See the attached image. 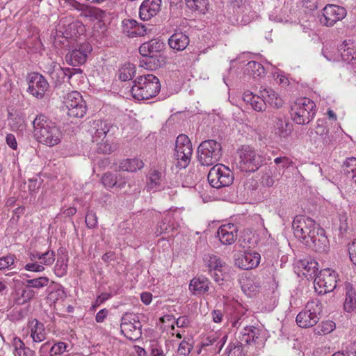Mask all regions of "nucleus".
Returning a JSON list of instances; mask_svg holds the SVG:
<instances>
[{
    "label": "nucleus",
    "mask_w": 356,
    "mask_h": 356,
    "mask_svg": "<svg viewBox=\"0 0 356 356\" xmlns=\"http://www.w3.org/2000/svg\"><path fill=\"white\" fill-rule=\"evenodd\" d=\"M295 236L303 244L317 252H325L329 248V240L325 232L311 218L297 216L292 223Z\"/></svg>",
    "instance_id": "nucleus-1"
},
{
    "label": "nucleus",
    "mask_w": 356,
    "mask_h": 356,
    "mask_svg": "<svg viewBox=\"0 0 356 356\" xmlns=\"http://www.w3.org/2000/svg\"><path fill=\"white\" fill-rule=\"evenodd\" d=\"M165 49V44L159 39H152L143 43L139 47L142 58L139 66L148 70H155L165 64L166 58L161 52Z\"/></svg>",
    "instance_id": "nucleus-2"
},
{
    "label": "nucleus",
    "mask_w": 356,
    "mask_h": 356,
    "mask_svg": "<svg viewBox=\"0 0 356 356\" xmlns=\"http://www.w3.org/2000/svg\"><path fill=\"white\" fill-rule=\"evenodd\" d=\"M33 136L40 143L51 147L60 143V129L44 115H38L33 121Z\"/></svg>",
    "instance_id": "nucleus-3"
},
{
    "label": "nucleus",
    "mask_w": 356,
    "mask_h": 356,
    "mask_svg": "<svg viewBox=\"0 0 356 356\" xmlns=\"http://www.w3.org/2000/svg\"><path fill=\"white\" fill-rule=\"evenodd\" d=\"M161 90V83L157 76L147 74L138 76L131 87V94L138 100L149 99L156 97Z\"/></svg>",
    "instance_id": "nucleus-4"
},
{
    "label": "nucleus",
    "mask_w": 356,
    "mask_h": 356,
    "mask_svg": "<svg viewBox=\"0 0 356 356\" xmlns=\"http://www.w3.org/2000/svg\"><path fill=\"white\" fill-rule=\"evenodd\" d=\"M316 104L307 97L298 99L291 106V115L293 122L298 124H309L315 115Z\"/></svg>",
    "instance_id": "nucleus-5"
},
{
    "label": "nucleus",
    "mask_w": 356,
    "mask_h": 356,
    "mask_svg": "<svg viewBox=\"0 0 356 356\" xmlns=\"http://www.w3.org/2000/svg\"><path fill=\"white\" fill-rule=\"evenodd\" d=\"M222 154V145L215 140L202 141L197 147V159L202 165L214 164L220 160Z\"/></svg>",
    "instance_id": "nucleus-6"
},
{
    "label": "nucleus",
    "mask_w": 356,
    "mask_h": 356,
    "mask_svg": "<svg viewBox=\"0 0 356 356\" xmlns=\"http://www.w3.org/2000/svg\"><path fill=\"white\" fill-rule=\"evenodd\" d=\"M322 305L319 300L312 299L307 302L304 309L296 316L298 325L302 328L314 326L320 320Z\"/></svg>",
    "instance_id": "nucleus-7"
},
{
    "label": "nucleus",
    "mask_w": 356,
    "mask_h": 356,
    "mask_svg": "<svg viewBox=\"0 0 356 356\" xmlns=\"http://www.w3.org/2000/svg\"><path fill=\"white\" fill-rule=\"evenodd\" d=\"M192 154V143L188 136L185 134H179L175 141L174 154L177 161L176 166L179 168H186L191 162Z\"/></svg>",
    "instance_id": "nucleus-8"
},
{
    "label": "nucleus",
    "mask_w": 356,
    "mask_h": 356,
    "mask_svg": "<svg viewBox=\"0 0 356 356\" xmlns=\"http://www.w3.org/2000/svg\"><path fill=\"white\" fill-rule=\"evenodd\" d=\"M142 324L138 315L125 313L121 318L120 329L124 336L130 341H136L142 336Z\"/></svg>",
    "instance_id": "nucleus-9"
},
{
    "label": "nucleus",
    "mask_w": 356,
    "mask_h": 356,
    "mask_svg": "<svg viewBox=\"0 0 356 356\" xmlns=\"http://www.w3.org/2000/svg\"><path fill=\"white\" fill-rule=\"evenodd\" d=\"M337 278L338 275L334 270L330 268L321 270L314 281L315 291L320 295L332 292L337 286Z\"/></svg>",
    "instance_id": "nucleus-10"
},
{
    "label": "nucleus",
    "mask_w": 356,
    "mask_h": 356,
    "mask_svg": "<svg viewBox=\"0 0 356 356\" xmlns=\"http://www.w3.org/2000/svg\"><path fill=\"white\" fill-rule=\"evenodd\" d=\"M319 22L321 25L332 27L337 22L341 21L347 15L346 10L335 4H327L321 11Z\"/></svg>",
    "instance_id": "nucleus-11"
},
{
    "label": "nucleus",
    "mask_w": 356,
    "mask_h": 356,
    "mask_svg": "<svg viewBox=\"0 0 356 356\" xmlns=\"http://www.w3.org/2000/svg\"><path fill=\"white\" fill-rule=\"evenodd\" d=\"M65 104L67 115L71 118H81L86 113V103L79 92L74 91L68 94Z\"/></svg>",
    "instance_id": "nucleus-12"
},
{
    "label": "nucleus",
    "mask_w": 356,
    "mask_h": 356,
    "mask_svg": "<svg viewBox=\"0 0 356 356\" xmlns=\"http://www.w3.org/2000/svg\"><path fill=\"white\" fill-rule=\"evenodd\" d=\"M92 50V46L89 42H83L66 54L65 60L72 66L81 65L86 62Z\"/></svg>",
    "instance_id": "nucleus-13"
},
{
    "label": "nucleus",
    "mask_w": 356,
    "mask_h": 356,
    "mask_svg": "<svg viewBox=\"0 0 356 356\" xmlns=\"http://www.w3.org/2000/svg\"><path fill=\"white\" fill-rule=\"evenodd\" d=\"M27 91L38 99H42L49 88V83L42 74L31 73L29 76Z\"/></svg>",
    "instance_id": "nucleus-14"
},
{
    "label": "nucleus",
    "mask_w": 356,
    "mask_h": 356,
    "mask_svg": "<svg viewBox=\"0 0 356 356\" xmlns=\"http://www.w3.org/2000/svg\"><path fill=\"white\" fill-rule=\"evenodd\" d=\"M161 0H144L139 8L140 19L147 21L161 11Z\"/></svg>",
    "instance_id": "nucleus-15"
},
{
    "label": "nucleus",
    "mask_w": 356,
    "mask_h": 356,
    "mask_svg": "<svg viewBox=\"0 0 356 356\" xmlns=\"http://www.w3.org/2000/svg\"><path fill=\"white\" fill-rule=\"evenodd\" d=\"M238 227L232 223L221 225L216 233L220 241L223 245L232 244L237 237Z\"/></svg>",
    "instance_id": "nucleus-16"
},
{
    "label": "nucleus",
    "mask_w": 356,
    "mask_h": 356,
    "mask_svg": "<svg viewBox=\"0 0 356 356\" xmlns=\"http://www.w3.org/2000/svg\"><path fill=\"white\" fill-rule=\"evenodd\" d=\"M8 125L13 131H23L26 129L25 115L18 110L8 111Z\"/></svg>",
    "instance_id": "nucleus-17"
},
{
    "label": "nucleus",
    "mask_w": 356,
    "mask_h": 356,
    "mask_svg": "<svg viewBox=\"0 0 356 356\" xmlns=\"http://www.w3.org/2000/svg\"><path fill=\"white\" fill-rule=\"evenodd\" d=\"M37 294V291L31 289L29 285L23 284V286L16 291L14 303L17 305H23L33 300Z\"/></svg>",
    "instance_id": "nucleus-18"
},
{
    "label": "nucleus",
    "mask_w": 356,
    "mask_h": 356,
    "mask_svg": "<svg viewBox=\"0 0 356 356\" xmlns=\"http://www.w3.org/2000/svg\"><path fill=\"white\" fill-rule=\"evenodd\" d=\"M211 282L207 277H193L189 284V290L193 295H202L209 290Z\"/></svg>",
    "instance_id": "nucleus-19"
},
{
    "label": "nucleus",
    "mask_w": 356,
    "mask_h": 356,
    "mask_svg": "<svg viewBox=\"0 0 356 356\" xmlns=\"http://www.w3.org/2000/svg\"><path fill=\"white\" fill-rule=\"evenodd\" d=\"M113 127V124L106 120L93 121L92 129L94 130V133L92 134V141L97 142L98 139L102 137L105 138Z\"/></svg>",
    "instance_id": "nucleus-20"
},
{
    "label": "nucleus",
    "mask_w": 356,
    "mask_h": 356,
    "mask_svg": "<svg viewBox=\"0 0 356 356\" xmlns=\"http://www.w3.org/2000/svg\"><path fill=\"white\" fill-rule=\"evenodd\" d=\"M28 326L31 330V337L34 342L40 343L45 339V328L42 323L34 318L29 322Z\"/></svg>",
    "instance_id": "nucleus-21"
},
{
    "label": "nucleus",
    "mask_w": 356,
    "mask_h": 356,
    "mask_svg": "<svg viewBox=\"0 0 356 356\" xmlns=\"http://www.w3.org/2000/svg\"><path fill=\"white\" fill-rule=\"evenodd\" d=\"M345 291L343 308L346 312L351 313L356 309V291L349 282L345 284Z\"/></svg>",
    "instance_id": "nucleus-22"
},
{
    "label": "nucleus",
    "mask_w": 356,
    "mask_h": 356,
    "mask_svg": "<svg viewBox=\"0 0 356 356\" xmlns=\"http://www.w3.org/2000/svg\"><path fill=\"white\" fill-rule=\"evenodd\" d=\"M189 44L188 36L182 32H176L173 33L168 39L169 46L177 51H182L186 48Z\"/></svg>",
    "instance_id": "nucleus-23"
},
{
    "label": "nucleus",
    "mask_w": 356,
    "mask_h": 356,
    "mask_svg": "<svg viewBox=\"0 0 356 356\" xmlns=\"http://www.w3.org/2000/svg\"><path fill=\"white\" fill-rule=\"evenodd\" d=\"M60 252L54 266V273L57 277H62L67 273L68 254L65 249H59Z\"/></svg>",
    "instance_id": "nucleus-24"
},
{
    "label": "nucleus",
    "mask_w": 356,
    "mask_h": 356,
    "mask_svg": "<svg viewBox=\"0 0 356 356\" xmlns=\"http://www.w3.org/2000/svg\"><path fill=\"white\" fill-rule=\"evenodd\" d=\"M13 347L15 356H36L35 350L26 346L24 341L17 337L13 338Z\"/></svg>",
    "instance_id": "nucleus-25"
},
{
    "label": "nucleus",
    "mask_w": 356,
    "mask_h": 356,
    "mask_svg": "<svg viewBox=\"0 0 356 356\" xmlns=\"http://www.w3.org/2000/svg\"><path fill=\"white\" fill-rule=\"evenodd\" d=\"M298 268L305 277H312L318 270V263L313 259H301L297 262Z\"/></svg>",
    "instance_id": "nucleus-26"
},
{
    "label": "nucleus",
    "mask_w": 356,
    "mask_h": 356,
    "mask_svg": "<svg viewBox=\"0 0 356 356\" xmlns=\"http://www.w3.org/2000/svg\"><path fill=\"white\" fill-rule=\"evenodd\" d=\"M204 261L208 268V272L220 271V270L225 269V262L217 255L207 254L204 257Z\"/></svg>",
    "instance_id": "nucleus-27"
},
{
    "label": "nucleus",
    "mask_w": 356,
    "mask_h": 356,
    "mask_svg": "<svg viewBox=\"0 0 356 356\" xmlns=\"http://www.w3.org/2000/svg\"><path fill=\"white\" fill-rule=\"evenodd\" d=\"M174 229L175 226L172 222V216L171 214L168 213L156 225L155 228V234L156 236H159L162 234H169L170 232H172Z\"/></svg>",
    "instance_id": "nucleus-28"
},
{
    "label": "nucleus",
    "mask_w": 356,
    "mask_h": 356,
    "mask_svg": "<svg viewBox=\"0 0 356 356\" xmlns=\"http://www.w3.org/2000/svg\"><path fill=\"white\" fill-rule=\"evenodd\" d=\"M262 96L266 104L277 109L282 107L284 101L278 93L271 88H266Z\"/></svg>",
    "instance_id": "nucleus-29"
},
{
    "label": "nucleus",
    "mask_w": 356,
    "mask_h": 356,
    "mask_svg": "<svg viewBox=\"0 0 356 356\" xmlns=\"http://www.w3.org/2000/svg\"><path fill=\"white\" fill-rule=\"evenodd\" d=\"M275 134L282 138L288 137L293 129V124L289 120L278 117L275 122Z\"/></svg>",
    "instance_id": "nucleus-30"
},
{
    "label": "nucleus",
    "mask_w": 356,
    "mask_h": 356,
    "mask_svg": "<svg viewBox=\"0 0 356 356\" xmlns=\"http://www.w3.org/2000/svg\"><path fill=\"white\" fill-rule=\"evenodd\" d=\"M234 178V174L229 168L223 164H216L212 167L207 175V178Z\"/></svg>",
    "instance_id": "nucleus-31"
},
{
    "label": "nucleus",
    "mask_w": 356,
    "mask_h": 356,
    "mask_svg": "<svg viewBox=\"0 0 356 356\" xmlns=\"http://www.w3.org/2000/svg\"><path fill=\"white\" fill-rule=\"evenodd\" d=\"M143 166L144 163L142 160L138 158H134L127 159L122 161L119 165V168L122 171L134 172L137 170H140Z\"/></svg>",
    "instance_id": "nucleus-32"
},
{
    "label": "nucleus",
    "mask_w": 356,
    "mask_h": 356,
    "mask_svg": "<svg viewBox=\"0 0 356 356\" xmlns=\"http://www.w3.org/2000/svg\"><path fill=\"white\" fill-rule=\"evenodd\" d=\"M249 104L251 108L257 112L265 111L266 107V100L258 95H253L252 92L248 94L246 91V105Z\"/></svg>",
    "instance_id": "nucleus-33"
},
{
    "label": "nucleus",
    "mask_w": 356,
    "mask_h": 356,
    "mask_svg": "<svg viewBox=\"0 0 356 356\" xmlns=\"http://www.w3.org/2000/svg\"><path fill=\"white\" fill-rule=\"evenodd\" d=\"M86 31L85 26L80 21H73L69 23L65 29V33L67 37L77 38L79 35H83Z\"/></svg>",
    "instance_id": "nucleus-34"
},
{
    "label": "nucleus",
    "mask_w": 356,
    "mask_h": 356,
    "mask_svg": "<svg viewBox=\"0 0 356 356\" xmlns=\"http://www.w3.org/2000/svg\"><path fill=\"white\" fill-rule=\"evenodd\" d=\"M261 159L254 151L246 149V172L257 170L261 165Z\"/></svg>",
    "instance_id": "nucleus-35"
},
{
    "label": "nucleus",
    "mask_w": 356,
    "mask_h": 356,
    "mask_svg": "<svg viewBox=\"0 0 356 356\" xmlns=\"http://www.w3.org/2000/svg\"><path fill=\"white\" fill-rule=\"evenodd\" d=\"M72 70H69L68 67L63 68L60 66H55L51 72L50 76L52 79L55 80L56 84H60L65 81V79H70L71 78Z\"/></svg>",
    "instance_id": "nucleus-36"
},
{
    "label": "nucleus",
    "mask_w": 356,
    "mask_h": 356,
    "mask_svg": "<svg viewBox=\"0 0 356 356\" xmlns=\"http://www.w3.org/2000/svg\"><path fill=\"white\" fill-rule=\"evenodd\" d=\"M354 44L349 43L345 40L340 47L341 56L342 59L346 62H350V60L356 58L354 55L356 53Z\"/></svg>",
    "instance_id": "nucleus-37"
},
{
    "label": "nucleus",
    "mask_w": 356,
    "mask_h": 356,
    "mask_svg": "<svg viewBox=\"0 0 356 356\" xmlns=\"http://www.w3.org/2000/svg\"><path fill=\"white\" fill-rule=\"evenodd\" d=\"M265 72L264 66L256 61H249L246 64V73L252 78L261 77Z\"/></svg>",
    "instance_id": "nucleus-38"
},
{
    "label": "nucleus",
    "mask_w": 356,
    "mask_h": 356,
    "mask_svg": "<svg viewBox=\"0 0 356 356\" xmlns=\"http://www.w3.org/2000/svg\"><path fill=\"white\" fill-rule=\"evenodd\" d=\"M136 72V70L134 64H124L119 70V79L122 81L131 80L134 77Z\"/></svg>",
    "instance_id": "nucleus-39"
},
{
    "label": "nucleus",
    "mask_w": 356,
    "mask_h": 356,
    "mask_svg": "<svg viewBox=\"0 0 356 356\" xmlns=\"http://www.w3.org/2000/svg\"><path fill=\"white\" fill-rule=\"evenodd\" d=\"M49 282V279L47 277L41 276L37 278L24 280L23 284H26L31 289L37 291L47 286Z\"/></svg>",
    "instance_id": "nucleus-40"
},
{
    "label": "nucleus",
    "mask_w": 356,
    "mask_h": 356,
    "mask_svg": "<svg viewBox=\"0 0 356 356\" xmlns=\"http://www.w3.org/2000/svg\"><path fill=\"white\" fill-rule=\"evenodd\" d=\"M344 176L347 178H356V158L350 157L346 159L343 165Z\"/></svg>",
    "instance_id": "nucleus-41"
},
{
    "label": "nucleus",
    "mask_w": 356,
    "mask_h": 356,
    "mask_svg": "<svg viewBox=\"0 0 356 356\" xmlns=\"http://www.w3.org/2000/svg\"><path fill=\"white\" fill-rule=\"evenodd\" d=\"M325 123L324 119H318L316 127V133L322 137L323 143L327 145L330 143L331 140L328 136L329 129L325 126Z\"/></svg>",
    "instance_id": "nucleus-42"
},
{
    "label": "nucleus",
    "mask_w": 356,
    "mask_h": 356,
    "mask_svg": "<svg viewBox=\"0 0 356 356\" xmlns=\"http://www.w3.org/2000/svg\"><path fill=\"white\" fill-rule=\"evenodd\" d=\"M335 328V323L332 321H323L314 330V332L318 335H325L332 332Z\"/></svg>",
    "instance_id": "nucleus-43"
},
{
    "label": "nucleus",
    "mask_w": 356,
    "mask_h": 356,
    "mask_svg": "<svg viewBox=\"0 0 356 356\" xmlns=\"http://www.w3.org/2000/svg\"><path fill=\"white\" fill-rule=\"evenodd\" d=\"M261 261V255L257 252H246V270L257 268Z\"/></svg>",
    "instance_id": "nucleus-44"
},
{
    "label": "nucleus",
    "mask_w": 356,
    "mask_h": 356,
    "mask_svg": "<svg viewBox=\"0 0 356 356\" xmlns=\"http://www.w3.org/2000/svg\"><path fill=\"white\" fill-rule=\"evenodd\" d=\"M208 186L215 188H220L225 186H231L233 184L234 179H204Z\"/></svg>",
    "instance_id": "nucleus-45"
},
{
    "label": "nucleus",
    "mask_w": 356,
    "mask_h": 356,
    "mask_svg": "<svg viewBox=\"0 0 356 356\" xmlns=\"http://www.w3.org/2000/svg\"><path fill=\"white\" fill-rule=\"evenodd\" d=\"M147 350L150 356H165L161 345L156 341H151Z\"/></svg>",
    "instance_id": "nucleus-46"
},
{
    "label": "nucleus",
    "mask_w": 356,
    "mask_h": 356,
    "mask_svg": "<svg viewBox=\"0 0 356 356\" xmlns=\"http://www.w3.org/2000/svg\"><path fill=\"white\" fill-rule=\"evenodd\" d=\"M106 188H120L124 184V179H100L99 181Z\"/></svg>",
    "instance_id": "nucleus-47"
},
{
    "label": "nucleus",
    "mask_w": 356,
    "mask_h": 356,
    "mask_svg": "<svg viewBox=\"0 0 356 356\" xmlns=\"http://www.w3.org/2000/svg\"><path fill=\"white\" fill-rule=\"evenodd\" d=\"M50 342H46L40 346L39 349L40 356H57L58 354L56 353V348L54 346H50Z\"/></svg>",
    "instance_id": "nucleus-48"
},
{
    "label": "nucleus",
    "mask_w": 356,
    "mask_h": 356,
    "mask_svg": "<svg viewBox=\"0 0 356 356\" xmlns=\"http://www.w3.org/2000/svg\"><path fill=\"white\" fill-rule=\"evenodd\" d=\"M162 179H148L146 184V189L149 192L155 193L164 188L161 184Z\"/></svg>",
    "instance_id": "nucleus-49"
},
{
    "label": "nucleus",
    "mask_w": 356,
    "mask_h": 356,
    "mask_svg": "<svg viewBox=\"0 0 356 356\" xmlns=\"http://www.w3.org/2000/svg\"><path fill=\"white\" fill-rule=\"evenodd\" d=\"M193 348V346L191 343L184 339L179 345L177 349L178 356H188Z\"/></svg>",
    "instance_id": "nucleus-50"
},
{
    "label": "nucleus",
    "mask_w": 356,
    "mask_h": 356,
    "mask_svg": "<svg viewBox=\"0 0 356 356\" xmlns=\"http://www.w3.org/2000/svg\"><path fill=\"white\" fill-rule=\"evenodd\" d=\"M15 259V255L12 254L0 257V270H5L14 265Z\"/></svg>",
    "instance_id": "nucleus-51"
},
{
    "label": "nucleus",
    "mask_w": 356,
    "mask_h": 356,
    "mask_svg": "<svg viewBox=\"0 0 356 356\" xmlns=\"http://www.w3.org/2000/svg\"><path fill=\"white\" fill-rule=\"evenodd\" d=\"M188 3L192 1L191 7L200 13H204L207 10V6L209 5L208 0H186Z\"/></svg>",
    "instance_id": "nucleus-52"
},
{
    "label": "nucleus",
    "mask_w": 356,
    "mask_h": 356,
    "mask_svg": "<svg viewBox=\"0 0 356 356\" xmlns=\"http://www.w3.org/2000/svg\"><path fill=\"white\" fill-rule=\"evenodd\" d=\"M85 222L88 228H95L97 225V217L96 213L91 210H88L85 217Z\"/></svg>",
    "instance_id": "nucleus-53"
},
{
    "label": "nucleus",
    "mask_w": 356,
    "mask_h": 356,
    "mask_svg": "<svg viewBox=\"0 0 356 356\" xmlns=\"http://www.w3.org/2000/svg\"><path fill=\"white\" fill-rule=\"evenodd\" d=\"M138 22L133 19H125L122 21L123 31L131 37V32L134 31L137 26Z\"/></svg>",
    "instance_id": "nucleus-54"
},
{
    "label": "nucleus",
    "mask_w": 356,
    "mask_h": 356,
    "mask_svg": "<svg viewBox=\"0 0 356 356\" xmlns=\"http://www.w3.org/2000/svg\"><path fill=\"white\" fill-rule=\"evenodd\" d=\"M41 264L50 266L55 261V253L53 250H48L44 253H41Z\"/></svg>",
    "instance_id": "nucleus-55"
},
{
    "label": "nucleus",
    "mask_w": 356,
    "mask_h": 356,
    "mask_svg": "<svg viewBox=\"0 0 356 356\" xmlns=\"http://www.w3.org/2000/svg\"><path fill=\"white\" fill-rule=\"evenodd\" d=\"M29 309L26 308H19V309H14L13 310V313L11 314V317L13 321H20L24 319L28 316Z\"/></svg>",
    "instance_id": "nucleus-56"
},
{
    "label": "nucleus",
    "mask_w": 356,
    "mask_h": 356,
    "mask_svg": "<svg viewBox=\"0 0 356 356\" xmlns=\"http://www.w3.org/2000/svg\"><path fill=\"white\" fill-rule=\"evenodd\" d=\"M97 143V152L102 153L104 154H109L113 152V148L111 144L108 141V140L105 141H102L101 143Z\"/></svg>",
    "instance_id": "nucleus-57"
},
{
    "label": "nucleus",
    "mask_w": 356,
    "mask_h": 356,
    "mask_svg": "<svg viewBox=\"0 0 356 356\" xmlns=\"http://www.w3.org/2000/svg\"><path fill=\"white\" fill-rule=\"evenodd\" d=\"M63 6L70 10H76L79 11L84 10V6L76 0H62Z\"/></svg>",
    "instance_id": "nucleus-58"
},
{
    "label": "nucleus",
    "mask_w": 356,
    "mask_h": 356,
    "mask_svg": "<svg viewBox=\"0 0 356 356\" xmlns=\"http://www.w3.org/2000/svg\"><path fill=\"white\" fill-rule=\"evenodd\" d=\"M234 264L240 269H245V251H237L234 254Z\"/></svg>",
    "instance_id": "nucleus-59"
},
{
    "label": "nucleus",
    "mask_w": 356,
    "mask_h": 356,
    "mask_svg": "<svg viewBox=\"0 0 356 356\" xmlns=\"http://www.w3.org/2000/svg\"><path fill=\"white\" fill-rule=\"evenodd\" d=\"M209 273L216 282L219 285L222 284L225 276V269L220 270V271L209 272Z\"/></svg>",
    "instance_id": "nucleus-60"
},
{
    "label": "nucleus",
    "mask_w": 356,
    "mask_h": 356,
    "mask_svg": "<svg viewBox=\"0 0 356 356\" xmlns=\"http://www.w3.org/2000/svg\"><path fill=\"white\" fill-rule=\"evenodd\" d=\"M24 268L26 270L31 271V272H36V273H40V272L44 271V267L43 266V265L41 264L40 263L38 264V262H31V263L26 264L24 266Z\"/></svg>",
    "instance_id": "nucleus-61"
},
{
    "label": "nucleus",
    "mask_w": 356,
    "mask_h": 356,
    "mask_svg": "<svg viewBox=\"0 0 356 356\" xmlns=\"http://www.w3.org/2000/svg\"><path fill=\"white\" fill-rule=\"evenodd\" d=\"M112 295L109 293H102L99 296H97L95 302L92 305V309H95L97 307H99L104 302L108 300L111 298Z\"/></svg>",
    "instance_id": "nucleus-62"
},
{
    "label": "nucleus",
    "mask_w": 356,
    "mask_h": 356,
    "mask_svg": "<svg viewBox=\"0 0 356 356\" xmlns=\"http://www.w3.org/2000/svg\"><path fill=\"white\" fill-rule=\"evenodd\" d=\"M146 27L144 24H139L138 22L137 26H136L135 29L134 31L131 32V37H138V36H143L146 33Z\"/></svg>",
    "instance_id": "nucleus-63"
},
{
    "label": "nucleus",
    "mask_w": 356,
    "mask_h": 356,
    "mask_svg": "<svg viewBox=\"0 0 356 356\" xmlns=\"http://www.w3.org/2000/svg\"><path fill=\"white\" fill-rule=\"evenodd\" d=\"M348 252L350 261L356 266V239L349 244Z\"/></svg>",
    "instance_id": "nucleus-64"
}]
</instances>
